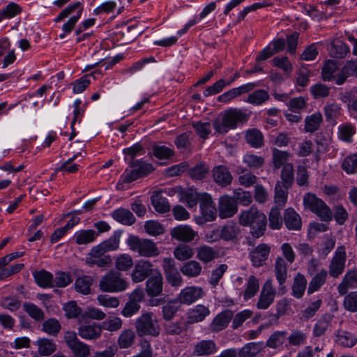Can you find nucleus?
Wrapping results in <instances>:
<instances>
[{
    "instance_id": "1",
    "label": "nucleus",
    "mask_w": 357,
    "mask_h": 357,
    "mask_svg": "<svg viewBox=\"0 0 357 357\" xmlns=\"http://www.w3.org/2000/svg\"><path fill=\"white\" fill-rule=\"evenodd\" d=\"M239 223L243 226L250 227V233L252 236L259 238L266 231L267 219L264 213L256 207L252 206L241 213Z\"/></svg>"
},
{
    "instance_id": "2",
    "label": "nucleus",
    "mask_w": 357,
    "mask_h": 357,
    "mask_svg": "<svg viewBox=\"0 0 357 357\" xmlns=\"http://www.w3.org/2000/svg\"><path fill=\"white\" fill-rule=\"evenodd\" d=\"M246 114L238 109H229L221 113L213 121V128L218 134H226L235 129L237 123L245 120Z\"/></svg>"
},
{
    "instance_id": "3",
    "label": "nucleus",
    "mask_w": 357,
    "mask_h": 357,
    "mask_svg": "<svg viewBox=\"0 0 357 357\" xmlns=\"http://www.w3.org/2000/svg\"><path fill=\"white\" fill-rule=\"evenodd\" d=\"M305 208L310 211L325 222L333 219V213L326 204L315 194L305 193L303 198Z\"/></svg>"
},
{
    "instance_id": "4",
    "label": "nucleus",
    "mask_w": 357,
    "mask_h": 357,
    "mask_svg": "<svg viewBox=\"0 0 357 357\" xmlns=\"http://www.w3.org/2000/svg\"><path fill=\"white\" fill-rule=\"evenodd\" d=\"M128 164L129 167L121 175L117 185L130 183L153 170L152 165L143 160H132Z\"/></svg>"
},
{
    "instance_id": "5",
    "label": "nucleus",
    "mask_w": 357,
    "mask_h": 357,
    "mask_svg": "<svg viewBox=\"0 0 357 357\" xmlns=\"http://www.w3.org/2000/svg\"><path fill=\"white\" fill-rule=\"evenodd\" d=\"M128 287L127 281L118 271L111 270L107 272L99 282L102 291L116 293L125 291Z\"/></svg>"
},
{
    "instance_id": "6",
    "label": "nucleus",
    "mask_w": 357,
    "mask_h": 357,
    "mask_svg": "<svg viewBox=\"0 0 357 357\" xmlns=\"http://www.w3.org/2000/svg\"><path fill=\"white\" fill-rule=\"evenodd\" d=\"M135 328L139 336L156 337L160 334V326L153 312H143L135 321Z\"/></svg>"
},
{
    "instance_id": "7",
    "label": "nucleus",
    "mask_w": 357,
    "mask_h": 357,
    "mask_svg": "<svg viewBox=\"0 0 357 357\" xmlns=\"http://www.w3.org/2000/svg\"><path fill=\"white\" fill-rule=\"evenodd\" d=\"M127 245L131 250L138 252L141 256L151 257L158 254V248L154 242L140 238L137 236H130L127 239Z\"/></svg>"
},
{
    "instance_id": "8",
    "label": "nucleus",
    "mask_w": 357,
    "mask_h": 357,
    "mask_svg": "<svg viewBox=\"0 0 357 357\" xmlns=\"http://www.w3.org/2000/svg\"><path fill=\"white\" fill-rule=\"evenodd\" d=\"M112 262V257L102 248L96 245L89 250L85 256V263L89 266L105 267Z\"/></svg>"
},
{
    "instance_id": "9",
    "label": "nucleus",
    "mask_w": 357,
    "mask_h": 357,
    "mask_svg": "<svg viewBox=\"0 0 357 357\" xmlns=\"http://www.w3.org/2000/svg\"><path fill=\"white\" fill-rule=\"evenodd\" d=\"M200 211L202 217L197 220L198 224H203L206 222L213 221L217 215V209L210 195L202 193L200 197Z\"/></svg>"
},
{
    "instance_id": "10",
    "label": "nucleus",
    "mask_w": 357,
    "mask_h": 357,
    "mask_svg": "<svg viewBox=\"0 0 357 357\" xmlns=\"http://www.w3.org/2000/svg\"><path fill=\"white\" fill-rule=\"evenodd\" d=\"M172 239L182 243H190L198 239V233L188 225H179L170 230Z\"/></svg>"
},
{
    "instance_id": "11",
    "label": "nucleus",
    "mask_w": 357,
    "mask_h": 357,
    "mask_svg": "<svg viewBox=\"0 0 357 357\" xmlns=\"http://www.w3.org/2000/svg\"><path fill=\"white\" fill-rule=\"evenodd\" d=\"M275 290L272 282L267 280L264 284L260 292L256 307L259 310H266L273 303L275 296Z\"/></svg>"
},
{
    "instance_id": "12",
    "label": "nucleus",
    "mask_w": 357,
    "mask_h": 357,
    "mask_svg": "<svg viewBox=\"0 0 357 357\" xmlns=\"http://www.w3.org/2000/svg\"><path fill=\"white\" fill-rule=\"evenodd\" d=\"M238 206L234 198L229 195H223L218 201L219 217L222 219L232 217L236 213Z\"/></svg>"
},
{
    "instance_id": "13",
    "label": "nucleus",
    "mask_w": 357,
    "mask_h": 357,
    "mask_svg": "<svg viewBox=\"0 0 357 357\" xmlns=\"http://www.w3.org/2000/svg\"><path fill=\"white\" fill-rule=\"evenodd\" d=\"M259 85L258 82H249L238 87L233 88L219 96L218 100L220 102L227 103L236 97L252 91Z\"/></svg>"
},
{
    "instance_id": "14",
    "label": "nucleus",
    "mask_w": 357,
    "mask_h": 357,
    "mask_svg": "<svg viewBox=\"0 0 357 357\" xmlns=\"http://www.w3.org/2000/svg\"><path fill=\"white\" fill-rule=\"evenodd\" d=\"M163 282L161 273L154 269L146 282V291L149 296L153 298L160 296L162 292Z\"/></svg>"
},
{
    "instance_id": "15",
    "label": "nucleus",
    "mask_w": 357,
    "mask_h": 357,
    "mask_svg": "<svg viewBox=\"0 0 357 357\" xmlns=\"http://www.w3.org/2000/svg\"><path fill=\"white\" fill-rule=\"evenodd\" d=\"M204 291L201 287H188L181 291L176 299L181 304L191 305L203 297Z\"/></svg>"
},
{
    "instance_id": "16",
    "label": "nucleus",
    "mask_w": 357,
    "mask_h": 357,
    "mask_svg": "<svg viewBox=\"0 0 357 357\" xmlns=\"http://www.w3.org/2000/svg\"><path fill=\"white\" fill-rule=\"evenodd\" d=\"M212 177L215 183L220 187H227L230 185L233 180V176L225 165H218L213 167L212 170Z\"/></svg>"
},
{
    "instance_id": "17",
    "label": "nucleus",
    "mask_w": 357,
    "mask_h": 357,
    "mask_svg": "<svg viewBox=\"0 0 357 357\" xmlns=\"http://www.w3.org/2000/svg\"><path fill=\"white\" fill-rule=\"evenodd\" d=\"M218 347L213 340H203L194 347L192 356L197 357L208 356L217 352Z\"/></svg>"
},
{
    "instance_id": "18",
    "label": "nucleus",
    "mask_w": 357,
    "mask_h": 357,
    "mask_svg": "<svg viewBox=\"0 0 357 357\" xmlns=\"http://www.w3.org/2000/svg\"><path fill=\"white\" fill-rule=\"evenodd\" d=\"M270 253V248L266 244H259L250 252V260L254 266L264 264Z\"/></svg>"
},
{
    "instance_id": "19",
    "label": "nucleus",
    "mask_w": 357,
    "mask_h": 357,
    "mask_svg": "<svg viewBox=\"0 0 357 357\" xmlns=\"http://www.w3.org/2000/svg\"><path fill=\"white\" fill-rule=\"evenodd\" d=\"M101 332L102 328L96 323L82 324L78 328L79 335L84 340H96Z\"/></svg>"
},
{
    "instance_id": "20",
    "label": "nucleus",
    "mask_w": 357,
    "mask_h": 357,
    "mask_svg": "<svg viewBox=\"0 0 357 357\" xmlns=\"http://www.w3.org/2000/svg\"><path fill=\"white\" fill-rule=\"evenodd\" d=\"M151 205L159 213H165L170 211L171 206L167 199L162 196L161 191H154L150 197Z\"/></svg>"
},
{
    "instance_id": "21",
    "label": "nucleus",
    "mask_w": 357,
    "mask_h": 357,
    "mask_svg": "<svg viewBox=\"0 0 357 357\" xmlns=\"http://www.w3.org/2000/svg\"><path fill=\"white\" fill-rule=\"evenodd\" d=\"M233 317V312L231 310H225L218 314L213 319L210 329L213 332H219L225 329Z\"/></svg>"
},
{
    "instance_id": "22",
    "label": "nucleus",
    "mask_w": 357,
    "mask_h": 357,
    "mask_svg": "<svg viewBox=\"0 0 357 357\" xmlns=\"http://www.w3.org/2000/svg\"><path fill=\"white\" fill-rule=\"evenodd\" d=\"M284 221L289 230H300L302 227L301 218L292 208H288L284 211Z\"/></svg>"
},
{
    "instance_id": "23",
    "label": "nucleus",
    "mask_w": 357,
    "mask_h": 357,
    "mask_svg": "<svg viewBox=\"0 0 357 357\" xmlns=\"http://www.w3.org/2000/svg\"><path fill=\"white\" fill-rule=\"evenodd\" d=\"M329 54L336 59H342L349 52V47L340 39L333 40L328 46Z\"/></svg>"
},
{
    "instance_id": "24",
    "label": "nucleus",
    "mask_w": 357,
    "mask_h": 357,
    "mask_svg": "<svg viewBox=\"0 0 357 357\" xmlns=\"http://www.w3.org/2000/svg\"><path fill=\"white\" fill-rule=\"evenodd\" d=\"M355 287H357V271L352 269L347 273L342 282L338 285L337 290L340 295H344L348 288Z\"/></svg>"
},
{
    "instance_id": "25",
    "label": "nucleus",
    "mask_w": 357,
    "mask_h": 357,
    "mask_svg": "<svg viewBox=\"0 0 357 357\" xmlns=\"http://www.w3.org/2000/svg\"><path fill=\"white\" fill-rule=\"evenodd\" d=\"M112 217L117 222L128 226L135 222V218L130 211L119 208L112 213Z\"/></svg>"
},
{
    "instance_id": "26",
    "label": "nucleus",
    "mask_w": 357,
    "mask_h": 357,
    "mask_svg": "<svg viewBox=\"0 0 357 357\" xmlns=\"http://www.w3.org/2000/svg\"><path fill=\"white\" fill-rule=\"evenodd\" d=\"M336 344L344 347H352L357 342L356 335L349 331L339 330L335 333Z\"/></svg>"
},
{
    "instance_id": "27",
    "label": "nucleus",
    "mask_w": 357,
    "mask_h": 357,
    "mask_svg": "<svg viewBox=\"0 0 357 357\" xmlns=\"http://www.w3.org/2000/svg\"><path fill=\"white\" fill-rule=\"evenodd\" d=\"M97 236L93 229H81L75 233L73 239L77 245H86L93 242Z\"/></svg>"
},
{
    "instance_id": "28",
    "label": "nucleus",
    "mask_w": 357,
    "mask_h": 357,
    "mask_svg": "<svg viewBox=\"0 0 357 357\" xmlns=\"http://www.w3.org/2000/svg\"><path fill=\"white\" fill-rule=\"evenodd\" d=\"M264 348L262 342H250L245 344L238 352L239 357H255Z\"/></svg>"
},
{
    "instance_id": "29",
    "label": "nucleus",
    "mask_w": 357,
    "mask_h": 357,
    "mask_svg": "<svg viewBox=\"0 0 357 357\" xmlns=\"http://www.w3.org/2000/svg\"><path fill=\"white\" fill-rule=\"evenodd\" d=\"M245 140L253 148L259 149L264 146V135L261 132L256 128L246 131Z\"/></svg>"
},
{
    "instance_id": "30",
    "label": "nucleus",
    "mask_w": 357,
    "mask_h": 357,
    "mask_svg": "<svg viewBox=\"0 0 357 357\" xmlns=\"http://www.w3.org/2000/svg\"><path fill=\"white\" fill-rule=\"evenodd\" d=\"M322 121L323 117L320 112L307 116L305 119V131L310 133L314 132L319 129Z\"/></svg>"
},
{
    "instance_id": "31",
    "label": "nucleus",
    "mask_w": 357,
    "mask_h": 357,
    "mask_svg": "<svg viewBox=\"0 0 357 357\" xmlns=\"http://www.w3.org/2000/svg\"><path fill=\"white\" fill-rule=\"evenodd\" d=\"M331 326V318L329 315H324L319 319L314 324L312 335L314 337H319L324 335L328 328Z\"/></svg>"
},
{
    "instance_id": "32",
    "label": "nucleus",
    "mask_w": 357,
    "mask_h": 357,
    "mask_svg": "<svg viewBox=\"0 0 357 357\" xmlns=\"http://www.w3.org/2000/svg\"><path fill=\"white\" fill-rule=\"evenodd\" d=\"M291 186H287L282 183H277L275 186L274 202L280 208L284 206L288 197V190Z\"/></svg>"
},
{
    "instance_id": "33",
    "label": "nucleus",
    "mask_w": 357,
    "mask_h": 357,
    "mask_svg": "<svg viewBox=\"0 0 357 357\" xmlns=\"http://www.w3.org/2000/svg\"><path fill=\"white\" fill-rule=\"evenodd\" d=\"M289 156L290 153L289 152L273 148L272 149V159L274 168L278 169L288 164L287 160Z\"/></svg>"
},
{
    "instance_id": "34",
    "label": "nucleus",
    "mask_w": 357,
    "mask_h": 357,
    "mask_svg": "<svg viewBox=\"0 0 357 357\" xmlns=\"http://www.w3.org/2000/svg\"><path fill=\"white\" fill-rule=\"evenodd\" d=\"M287 333L283 331H275L271 335L266 342V347L276 349L282 347L287 339Z\"/></svg>"
},
{
    "instance_id": "35",
    "label": "nucleus",
    "mask_w": 357,
    "mask_h": 357,
    "mask_svg": "<svg viewBox=\"0 0 357 357\" xmlns=\"http://www.w3.org/2000/svg\"><path fill=\"white\" fill-rule=\"evenodd\" d=\"M209 314L210 311L208 307L203 305H198L189 312V321L191 323L202 321Z\"/></svg>"
},
{
    "instance_id": "36",
    "label": "nucleus",
    "mask_w": 357,
    "mask_h": 357,
    "mask_svg": "<svg viewBox=\"0 0 357 357\" xmlns=\"http://www.w3.org/2000/svg\"><path fill=\"white\" fill-rule=\"evenodd\" d=\"M269 99V94L264 89L257 90L248 96L246 102L253 105H261Z\"/></svg>"
},
{
    "instance_id": "37",
    "label": "nucleus",
    "mask_w": 357,
    "mask_h": 357,
    "mask_svg": "<svg viewBox=\"0 0 357 357\" xmlns=\"http://www.w3.org/2000/svg\"><path fill=\"white\" fill-rule=\"evenodd\" d=\"M202 194L195 189L188 188L182 192L181 199L186 202L189 208H193L197 206L198 202H200Z\"/></svg>"
},
{
    "instance_id": "38",
    "label": "nucleus",
    "mask_w": 357,
    "mask_h": 357,
    "mask_svg": "<svg viewBox=\"0 0 357 357\" xmlns=\"http://www.w3.org/2000/svg\"><path fill=\"white\" fill-rule=\"evenodd\" d=\"M121 236V232L116 231L113 234V235L110 238L102 241L98 245L107 253L110 251L116 250L119 247Z\"/></svg>"
},
{
    "instance_id": "39",
    "label": "nucleus",
    "mask_w": 357,
    "mask_h": 357,
    "mask_svg": "<svg viewBox=\"0 0 357 357\" xmlns=\"http://www.w3.org/2000/svg\"><path fill=\"white\" fill-rule=\"evenodd\" d=\"M307 281L305 277L298 273L294 278L292 285V295L296 298H301L306 289Z\"/></svg>"
},
{
    "instance_id": "40",
    "label": "nucleus",
    "mask_w": 357,
    "mask_h": 357,
    "mask_svg": "<svg viewBox=\"0 0 357 357\" xmlns=\"http://www.w3.org/2000/svg\"><path fill=\"white\" fill-rule=\"evenodd\" d=\"M38 353L42 356H50L56 351V346L52 340L40 338L37 340Z\"/></svg>"
},
{
    "instance_id": "41",
    "label": "nucleus",
    "mask_w": 357,
    "mask_h": 357,
    "mask_svg": "<svg viewBox=\"0 0 357 357\" xmlns=\"http://www.w3.org/2000/svg\"><path fill=\"white\" fill-rule=\"evenodd\" d=\"M33 276L36 283L42 287H49L52 286V275L45 269L35 271Z\"/></svg>"
},
{
    "instance_id": "42",
    "label": "nucleus",
    "mask_w": 357,
    "mask_h": 357,
    "mask_svg": "<svg viewBox=\"0 0 357 357\" xmlns=\"http://www.w3.org/2000/svg\"><path fill=\"white\" fill-rule=\"evenodd\" d=\"M238 232L239 228L236 223L229 222L222 227L220 236L225 241H231L236 238Z\"/></svg>"
},
{
    "instance_id": "43",
    "label": "nucleus",
    "mask_w": 357,
    "mask_h": 357,
    "mask_svg": "<svg viewBox=\"0 0 357 357\" xmlns=\"http://www.w3.org/2000/svg\"><path fill=\"white\" fill-rule=\"evenodd\" d=\"M61 328V324L54 318H50L45 320L42 325V331L52 336H56Z\"/></svg>"
},
{
    "instance_id": "44",
    "label": "nucleus",
    "mask_w": 357,
    "mask_h": 357,
    "mask_svg": "<svg viewBox=\"0 0 357 357\" xmlns=\"http://www.w3.org/2000/svg\"><path fill=\"white\" fill-rule=\"evenodd\" d=\"M135 340V334L132 330L127 329L123 331L118 338V344L121 349L130 347Z\"/></svg>"
},
{
    "instance_id": "45",
    "label": "nucleus",
    "mask_w": 357,
    "mask_h": 357,
    "mask_svg": "<svg viewBox=\"0 0 357 357\" xmlns=\"http://www.w3.org/2000/svg\"><path fill=\"white\" fill-rule=\"evenodd\" d=\"M307 334L300 330H293L287 337L290 346L299 347L305 344Z\"/></svg>"
},
{
    "instance_id": "46",
    "label": "nucleus",
    "mask_w": 357,
    "mask_h": 357,
    "mask_svg": "<svg viewBox=\"0 0 357 357\" xmlns=\"http://www.w3.org/2000/svg\"><path fill=\"white\" fill-rule=\"evenodd\" d=\"M23 309L35 321H40L45 319V313L42 309L32 303H24Z\"/></svg>"
},
{
    "instance_id": "47",
    "label": "nucleus",
    "mask_w": 357,
    "mask_h": 357,
    "mask_svg": "<svg viewBox=\"0 0 357 357\" xmlns=\"http://www.w3.org/2000/svg\"><path fill=\"white\" fill-rule=\"evenodd\" d=\"M355 133L356 128L350 123L342 124L338 127V137L344 142H351Z\"/></svg>"
},
{
    "instance_id": "48",
    "label": "nucleus",
    "mask_w": 357,
    "mask_h": 357,
    "mask_svg": "<svg viewBox=\"0 0 357 357\" xmlns=\"http://www.w3.org/2000/svg\"><path fill=\"white\" fill-rule=\"evenodd\" d=\"M259 289L258 280L253 275L249 277L247 287L243 292V298L248 301L254 297Z\"/></svg>"
},
{
    "instance_id": "49",
    "label": "nucleus",
    "mask_w": 357,
    "mask_h": 357,
    "mask_svg": "<svg viewBox=\"0 0 357 357\" xmlns=\"http://www.w3.org/2000/svg\"><path fill=\"white\" fill-rule=\"evenodd\" d=\"M323 110L327 121H335L341 113L340 106L335 103L327 102Z\"/></svg>"
},
{
    "instance_id": "50",
    "label": "nucleus",
    "mask_w": 357,
    "mask_h": 357,
    "mask_svg": "<svg viewBox=\"0 0 357 357\" xmlns=\"http://www.w3.org/2000/svg\"><path fill=\"white\" fill-rule=\"evenodd\" d=\"M342 169L348 174L357 173V154H351L343 160L342 162Z\"/></svg>"
},
{
    "instance_id": "51",
    "label": "nucleus",
    "mask_w": 357,
    "mask_h": 357,
    "mask_svg": "<svg viewBox=\"0 0 357 357\" xmlns=\"http://www.w3.org/2000/svg\"><path fill=\"white\" fill-rule=\"evenodd\" d=\"M152 153L159 160H167L174 155V151L172 149L164 145H153Z\"/></svg>"
},
{
    "instance_id": "52",
    "label": "nucleus",
    "mask_w": 357,
    "mask_h": 357,
    "mask_svg": "<svg viewBox=\"0 0 357 357\" xmlns=\"http://www.w3.org/2000/svg\"><path fill=\"white\" fill-rule=\"evenodd\" d=\"M280 178L281 181H278V183H282L287 186H291L294 178V166L291 163L286 164L282 167Z\"/></svg>"
},
{
    "instance_id": "53",
    "label": "nucleus",
    "mask_w": 357,
    "mask_h": 357,
    "mask_svg": "<svg viewBox=\"0 0 357 357\" xmlns=\"http://www.w3.org/2000/svg\"><path fill=\"white\" fill-rule=\"evenodd\" d=\"M92 282L93 279L89 276L79 278L75 281V289L82 294H89L91 291Z\"/></svg>"
},
{
    "instance_id": "54",
    "label": "nucleus",
    "mask_w": 357,
    "mask_h": 357,
    "mask_svg": "<svg viewBox=\"0 0 357 357\" xmlns=\"http://www.w3.org/2000/svg\"><path fill=\"white\" fill-rule=\"evenodd\" d=\"M326 275L327 273L324 270L317 274L309 284L307 293L310 294L319 289L325 283Z\"/></svg>"
},
{
    "instance_id": "55",
    "label": "nucleus",
    "mask_w": 357,
    "mask_h": 357,
    "mask_svg": "<svg viewBox=\"0 0 357 357\" xmlns=\"http://www.w3.org/2000/svg\"><path fill=\"white\" fill-rule=\"evenodd\" d=\"M346 261V252L343 246L338 247L332 259L330 268H344Z\"/></svg>"
},
{
    "instance_id": "56",
    "label": "nucleus",
    "mask_w": 357,
    "mask_h": 357,
    "mask_svg": "<svg viewBox=\"0 0 357 357\" xmlns=\"http://www.w3.org/2000/svg\"><path fill=\"white\" fill-rule=\"evenodd\" d=\"M21 12L20 7L15 3L11 2L0 10V22L6 18H13Z\"/></svg>"
},
{
    "instance_id": "57",
    "label": "nucleus",
    "mask_w": 357,
    "mask_h": 357,
    "mask_svg": "<svg viewBox=\"0 0 357 357\" xmlns=\"http://www.w3.org/2000/svg\"><path fill=\"white\" fill-rule=\"evenodd\" d=\"M145 231L151 236H158L165 231L164 227L159 222L155 220H148L144 224Z\"/></svg>"
},
{
    "instance_id": "58",
    "label": "nucleus",
    "mask_w": 357,
    "mask_h": 357,
    "mask_svg": "<svg viewBox=\"0 0 357 357\" xmlns=\"http://www.w3.org/2000/svg\"><path fill=\"white\" fill-rule=\"evenodd\" d=\"M216 256L217 253L209 246L204 245L197 249V257L204 263L212 261Z\"/></svg>"
},
{
    "instance_id": "59",
    "label": "nucleus",
    "mask_w": 357,
    "mask_h": 357,
    "mask_svg": "<svg viewBox=\"0 0 357 357\" xmlns=\"http://www.w3.org/2000/svg\"><path fill=\"white\" fill-rule=\"evenodd\" d=\"M337 70V66L334 61H328L322 68V79L324 81H331L334 77V74Z\"/></svg>"
},
{
    "instance_id": "60",
    "label": "nucleus",
    "mask_w": 357,
    "mask_h": 357,
    "mask_svg": "<svg viewBox=\"0 0 357 357\" xmlns=\"http://www.w3.org/2000/svg\"><path fill=\"white\" fill-rule=\"evenodd\" d=\"M177 299L168 301L166 305L162 307V316L164 319L169 321L174 317L178 310Z\"/></svg>"
},
{
    "instance_id": "61",
    "label": "nucleus",
    "mask_w": 357,
    "mask_h": 357,
    "mask_svg": "<svg viewBox=\"0 0 357 357\" xmlns=\"http://www.w3.org/2000/svg\"><path fill=\"white\" fill-rule=\"evenodd\" d=\"M193 254L192 249L185 245L177 246L174 251V257L180 261H185L190 259L193 256Z\"/></svg>"
},
{
    "instance_id": "62",
    "label": "nucleus",
    "mask_w": 357,
    "mask_h": 357,
    "mask_svg": "<svg viewBox=\"0 0 357 357\" xmlns=\"http://www.w3.org/2000/svg\"><path fill=\"white\" fill-rule=\"evenodd\" d=\"M243 162L251 169H258L264 164V158L254 154H245L243 158Z\"/></svg>"
},
{
    "instance_id": "63",
    "label": "nucleus",
    "mask_w": 357,
    "mask_h": 357,
    "mask_svg": "<svg viewBox=\"0 0 357 357\" xmlns=\"http://www.w3.org/2000/svg\"><path fill=\"white\" fill-rule=\"evenodd\" d=\"M310 93L315 99L328 97L330 88L326 84L317 83L310 86Z\"/></svg>"
},
{
    "instance_id": "64",
    "label": "nucleus",
    "mask_w": 357,
    "mask_h": 357,
    "mask_svg": "<svg viewBox=\"0 0 357 357\" xmlns=\"http://www.w3.org/2000/svg\"><path fill=\"white\" fill-rule=\"evenodd\" d=\"M344 307L350 312H357V291H352L347 294L344 299Z\"/></svg>"
}]
</instances>
